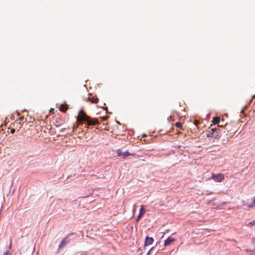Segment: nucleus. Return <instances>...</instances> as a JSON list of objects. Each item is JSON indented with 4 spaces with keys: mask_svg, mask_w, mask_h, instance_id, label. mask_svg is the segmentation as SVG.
Returning a JSON list of instances; mask_svg holds the SVG:
<instances>
[{
    "mask_svg": "<svg viewBox=\"0 0 255 255\" xmlns=\"http://www.w3.org/2000/svg\"><path fill=\"white\" fill-rule=\"evenodd\" d=\"M207 136L209 137H213L218 138L220 137V132L219 128H209L207 132Z\"/></svg>",
    "mask_w": 255,
    "mask_h": 255,
    "instance_id": "1",
    "label": "nucleus"
},
{
    "mask_svg": "<svg viewBox=\"0 0 255 255\" xmlns=\"http://www.w3.org/2000/svg\"><path fill=\"white\" fill-rule=\"evenodd\" d=\"M89 118V117L87 116L82 110L79 111L78 115L77 116V120L78 122H79L78 125H82L83 124L82 122H86Z\"/></svg>",
    "mask_w": 255,
    "mask_h": 255,
    "instance_id": "2",
    "label": "nucleus"
},
{
    "mask_svg": "<svg viewBox=\"0 0 255 255\" xmlns=\"http://www.w3.org/2000/svg\"><path fill=\"white\" fill-rule=\"evenodd\" d=\"M211 178L215 181L218 182H220L224 179V176L222 173H219L217 174H215L214 173H212Z\"/></svg>",
    "mask_w": 255,
    "mask_h": 255,
    "instance_id": "3",
    "label": "nucleus"
},
{
    "mask_svg": "<svg viewBox=\"0 0 255 255\" xmlns=\"http://www.w3.org/2000/svg\"><path fill=\"white\" fill-rule=\"evenodd\" d=\"M117 154L118 156L122 157L123 158H125L128 156L132 155L128 151L122 152L120 149L117 150Z\"/></svg>",
    "mask_w": 255,
    "mask_h": 255,
    "instance_id": "4",
    "label": "nucleus"
},
{
    "mask_svg": "<svg viewBox=\"0 0 255 255\" xmlns=\"http://www.w3.org/2000/svg\"><path fill=\"white\" fill-rule=\"evenodd\" d=\"M88 126H94L99 124L98 121L96 119H91L89 117L86 121Z\"/></svg>",
    "mask_w": 255,
    "mask_h": 255,
    "instance_id": "5",
    "label": "nucleus"
},
{
    "mask_svg": "<svg viewBox=\"0 0 255 255\" xmlns=\"http://www.w3.org/2000/svg\"><path fill=\"white\" fill-rule=\"evenodd\" d=\"M69 242V241L68 240V236L63 239V240L61 242L60 244L58 247V249H60L63 248L64 247L66 246V245Z\"/></svg>",
    "mask_w": 255,
    "mask_h": 255,
    "instance_id": "6",
    "label": "nucleus"
},
{
    "mask_svg": "<svg viewBox=\"0 0 255 255\" xmlns=\"http://www.w3.org/2000/svg\"><path fill=\"white\" fill-rule=\"evenodd\" d=\"M154 241L152 238L147 237L144 242V246H148L151 245Z\"/></svg>",
    "mask_w": 255,
    "mask_h": 255,
    "instance_id": "7",
    "label": "nucleus"
},
{
    "mask_svg": "<svg viewBox=\"0 0 255 255\" xmlns=\"http://www.w3.org/2000/svg\"><path fill=\"white\" fill-rule=\"evenodd\" d=\"M175 242V239L168 237L165 241L164 243V245L165 246H169L171 244L174 243Z\"/></svg>",
    "mask_w": 255,
    "mask_h": 255,
    "instance_id": "8",
    "label": "nucleus"
},
{
    "mask_svg": "<svg viewBox=\"0 0 255 255\" xmlns=\"http://www.w3.org/2000/svg\"><path fill=\"white\" fill-rule=\"evenodd\" d=\"M145 211L144 209L143 208V207L141 206V208L140 209L139 215H138V217H137L136 221H138L139 220V219L141 218V217L145 213Z\"/></svg>",
    "mask_w": 255,
    "mask_h": 255,
    "instance_id": "9",
    "label": "nucleus"
},
{
    "mask_svg": "<svg viewBox=\"0 0 255 255\" xmlns=\"http://www.w3.org/2000/svg\"><path fill=\"white\" fill-rule=\"evenodd\" d=\"M90 96L88 97V100L91 101L93 103H97L98 102L99 99L97 97H95L94 96Z\"/></svg>",
    "mask_w": 255,
    "mask_h": 255,
    "instance_id": "10",
    "label": "nucleus"
},
{
    "mask_svg": "<svg viewBox=\"0 0 255 255\" xmlns=\"http://www.w3.org/2000/svg\"><path fill=\"white\" fill-rule=\"evenodd\" d=\"M59 109L61 111L65 112L67 109V106L66 105H64L61 104L59 106Z\"/></svg>",
    "mask_w": 255,
    "mask_h": 255,
    "instance_id": "11",
    "label": "nucleus"
},
{
    "mask_svg": "<svg viewBox=\"0 0 255 255\" xmlns=\"http://www.w3.org/2000/svg\"><path fill=\"white\" fill-rule=\"evenodd\" d=\"M248 207L251 208L255 206V197L253 198V202L251 204H245Z\"/></svg>",
    "mask_w": 255,
    "mask_h": 255,
    "instance_id": "12",
    "label": "nucleus"
},
{
    "mask_svg": "<svg viewBox=\"0 0 255 255\" xmlns=\"http://www.w3.org/2000/svg\"><path fill=\"white\" fill-rule=\"evenodd\" d=\"M212 122L214 125H216L220 122V118L219 117H214L213 119Z\"/></svg>",
    "mask_w": 255,
    "mask_h": 255,
    "instance_id": "13",
    "label": "nucleus"
},
{
    "mask_svg": "<svg viewBox=\"0 0 255 255\" xmlns=\"http://www.w3.org/2000/svg\"><path fill=\"white\" fill-rule=\"evenodd\" d=\"M246 252L249 255H255V248L254 251L246 250Z\"/></svg>",
    "mask_w": 255,
    "mask_h": 255,
    "instance_id": "14",
    "label": "nucleus"
},
{
    "mask_svg": "<svg viewBox=\"0 0 255 255\" xmlns=\"http://www.w3.org/2000/svg\"><path fill=\"white\" fill-rule=\"evenodd\" d=\"M247 226L249 227H252L253 226H255V220L252 221V222H249Z\"/></svg>",
    "mask_w": 255,
    "mask_h": 255,
    "instance_id": "15",
    "label": "nucleus"
},
{
    "mask_svg": "<svg viewBox=\"0 0 255 255\" xmlns=\"http://www.w3.org/2000/svg\"><path fill=\"white\" fill-rule=\"evenodd\" d=\"M175 125L177 128H181L182 127V124L180 123L177 122L175 123Z\"/></svg>",
    "mask_w": 255,
    "mask_h": 255,
    "instance_id": "16",
    "label": "nucleus"
},
{
    "mask_svg": "<svg viewBox=\"0 0 255 255\" xmlns=\"http://www.w3.org/2000/svg\"><path fill=\"white\" fill-rule=\"evenodd\" d=\"M15 124L17 125V127H18L19 128H21V125L20 122H15Z\"/></svg>",
    "mask_w": 255,
    "mask_h": 255,
    "instance_id": "17",
    "label": "nucleus"
},
{
    "mask_svg": "<svg viewBox=\"0 0 255 255\" xmlns=\"http://www.w3.org/2000/svg\"><path fill=\"white\" fill-rule=\"evenodd\" d=\"M103 119L104 121H106L108 119V116L104 117L103 118Z\"/></svg>",
    "mask_w": 255,
    "mask_h": 255,
    "instance_id": "18",
    "label": "nucleus"
},
{
    "mask_svg": "<svg viewBox=\"0 0 255 255\" xmlns=\"http://www.w3.org/2000/svg\"><path fill=\"white\" fill-rule=\"evenodd\" d=\"M10 132L11 133H14L15 132V129L14 128H11L10 130Z\"/></svg>",
    "mask_w": 255,
    "mask_h": 255,
    "instance_id": "19",
    "label": "nucleus"
},
{
    "mask_svg": "<svg viewBox=\"0 0 255 255\" xmlns=\"http://www.w3.org/2000/svg\"><path fill=\"white\" fill-rule=\"evenodd\" d=\"M3 255H9V252L7 251L6 252H5Z\"/></svg>",
    "mask_w": 255,
    "mask_h": 255,
    "instance_id": "20",
    "label": "nucleus"
},
{
    "mask_svg": "<svg viewBox=\"0 0 255 255\" xmlns=\"http://www.w3.org/2000/svg\"><path fill=\"white\" fill-rule=\"evenodd\" d=\"M225 126L226 128L227 129V131L229 132V131L228 130V125L227 124H226Z\"/></svg>",
    "mask_w": 255,
    "mask_h": 255,
    "instance_id": "21",
    "label": "nucleus"
},
{
    "mask_svg": "<svg viewBox=\"0 0 255 255\" xmlns=\"http://www.w3.org/2000/svg\"><path fill=\"white\" fill-rule=\"evenodd\" d=\"M23 119H24V118H23V117H20V118L19 119V120L20 121H23Z\"/></svg>",
    "mask_w": 255,
    "mask_h": 255,
    "instance_id": "22",
    "label": "nucleus"
},
{
    "mask_svg": "<svg viewBox=\"0 0 255 255\" xmlns=\"http://www.w3.org/2000/svg\"><path fill=\"white\" fill-rule=\"evenodd\" d=\"M104 110H105L106 111H107L108 110V108L107 107H103V108Z\"/></svg>",
    "mask_w": 255,
    "mask_h": 255,
    "instance_id": "23",
    "label": "nucleus"
},
{
    "mask_svg": "<svg viewBox=\"0 0 255 255\" xmlns=\"http://www.w3.org/2000/svg\"><path fill=\"white\" fill-rule=\"evenodd\" d=\"M255 98V95L252 96V99H254Z\"/></svg>",
    "mask_w": 255,
    "mask_h": 255,
    "instance_id": "24",
    "label": "nucleus"
},
{
    "mask_svg": "<svg viewBox=\"0 0 255 255\" xmlns=\"http://www.w3.org/2000/svg\"><path fill=\"white\" fill-rule=\"evenodd\" d=\"M255 98V95L252 96V99H254Z\"/></svg>",
    "mask_w": 255,
    "mask_h": 255,
    "instance_id": "25",
    "label": "nucleus"
},
{
    "mask_svg": "<svg viewBox=\"0 0 255 255\" xmlns=\"http://www.w3.org/2000/svg\"><path fill=\"white\" fill-rule=\"evenodd\" d=\"M75 128H77V127H76L75 126H74V127H73V130H75Z\"/></svg>",
    "mask_w": 255,
    "mask_h": 255,
    "instance_id": "26",
    "label": "nucleus"
},
{
    "mask_svg": "<svg viewBox=\"0 0 255 255\" xmlns=\"http://www.w3.org/2000/svg\"><path fill=\"white\" fill-rule=\"evenodd\" d=\"M53 110H54V109H51V111H53Z\"/></svg>",
    "mask_w": 255,
    "mask_h": 255,
    "instance_id": "27",
    "label": "nucleus"
},
{
    "mask_svg": "<svg viewBox=\"0 0 255 255\" xmlns=\"http://www.w3.org/2000/svg\"><path fill=\"white\" fill-rule=\"evenodd\" d=\"M53 110H54V109H51V111H53Z\"/></svg>",
    "mask_w": 255,
    "mask_h": 255,
    "instance_id": "28",
    "label": "nucleus"
}]
</instances>
